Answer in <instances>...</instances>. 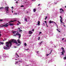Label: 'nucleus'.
<instances>
[{"label": "nucleus", "instance_id": "obj_43", "mask_svg": "<svg viewBox=\"0 0 66 66\" xmlns=\"http://www.w3.org/2000/svg\"><path fill=\"white\" fill-rule=\"evenodd\" d=\"M34 31V29H32V31Z\"/></svg>", "mask_w": 66, "mask_h": 66}, {"label": "nucleus", "instance_id": "obj_34", "mask_svg": "<svg viewBox=\"0 0 66 66\" xmlns=\"http://www.w3.org/2000/svg\"><path fill=\"white\" fill-rule=\"evenodd\" d=\"M17 42H20V39H18V40Z\"/></svg>", "mask_w": 66, "mask_h": 66}, {"label": "nucleus", "instance_id": "obj_59", "mask_svg": "<svg viewBox=\"0 0 66 66\" xmlns=\"http://www.w3.org/2000/svg\"><path fill=\"white\" fill-rule=\"evenodd\" d=\"M15 61L16 60H17V59H15Z\"/></svg>", "mask_w": 66, "mask_h": 66}, {"label": "nucleus", "instance_id": "obj_9", "mask_svg": "<svg viewBox=\"0 0 66 66\" xmlns=\"http://www.w3.org/2000/svg\"><path fill=\"white\" fill-rule=\"evenodd\" d=\"M60 18L61 19L60 20V22H61V23H62L63 21V20L62 19V16H60Z\"/></svg>", "mask_w": 66, "mask_h": 66}, {"label": "nucleus", "instance_id": "obj_10", "mask_svg": "<svg viewBox=\"0 0 66 66\" xmlns=\"http://www.w3.org/2000/svg\"><path fill=\"white\" fill-rule=\"evenodd\" d=\"M15 64L16 65V64H17V65H19V64H20V63L19 62V61H16L15 63Z\"/></svg>", "mask_w": 66, "mask_h": 66}, {"label": "nucleus", "instance_id": "obj_15", "mask_svg": "<svg viewBox=\"0 0 66 66\" xmlns=\"http://www.w3.org/2000/svg\"><path fill=\"white\" fill-rule=\"evenodd\" d=\"M60 11H61L62 12H64V10H63V9L62 8H61L60 9Z\"/></svg>", "mask_w": 66, "mask_h": 66}, {"label": "nucleus", "instance_id": "obj_35", "mask_svg": "<svg viewBox=\"0 0 66 66\" xmlns=\"http://www.w3.org/2000/svg\"><path fill=\"white\" fill-rule=\"evenodd\" d=\"M24 6H23V5H22L21 6V7H23Z\"/></svg>", "mask_w": 66, "mask_h": 66}, {"label": "nucleus", "instance_id": "obj_17", "mask_svg": "<svg viewBox=\"0 0 66 66\" xmlns=\"http://www.w3.org/2000/svg\"><path fill=\"white\" fill-rule=\"evenodd\" d=\"M36 11V9H33V11L34 12H35Z\"/></svg>", "mask_w": 66, "mask_h": 66}, {"label": "nucleus", "instance_id": "obj_56", "mask_svg": "<svg viewBox=\"0 0 66 66\" xmlns=\"http://www.w3.org/2000/svg\"><path fill=\"white\" fill-rule=\"evenodd\" d=\"M19 23V24H21V23H20V22Z\"/></svg>", "mask_w": 66, "mask_h": 66}, {"label": "nucleus", "instance_id": "obj_26", "mask_svg": "<svg viewBox=\"0 0 66 66\" xmlns=\"http://www.w3.org/2000/svg\"><path fill=\"white\" fill-rule=\"evenodd\" d=\"M9 25H10V26H13V23H12V24H9Z\"/></svg>", "mask_w": 66, "mask_h": 66}, {"label": "nucleus", "instance_id": "obj_2", "mask_svg": "<svg viewBox=\"0 0 66 66\" xmlns=\"http://www.w3.org/2000/svg\"><path fill=\"white\" fill-rule=\"evenodd\" d=\"M12 33L14 35H13V36H16L17 35L19 36L18 38L19 39L21 37V34L19 33L18 32L16 31H12Z\"/></svg>", "mask_w": 66, "mask_h": 66}, {"label": "nucleus", "instance_id": "obj_24", "mask_svg": "<svg viewBox=\"0 0 66 66\" xmlns=\"http://www.w3.org/2000/svg\"><path fill=\"white\" fill-rule=\"evenodd\" d=\"M0 44H2V45H3L4 44V43L3 42H0Z\"/></svg>", "mask_w": 66, "mask_h": 66}, {"label": "nucleus", "instance_id": "obj_7", "mask_svg": "<svg viewBox=\"0 0 66 66\" xmlns=\"http://www.w3.org/2000/svg\"><path fill=\"white\" fill-rule=\"evenodd\" d=\"M5 10L6 11H7V12H8V11H9V7H5Z\"/></svg>", "mask_w": 66, "mask_h": 66}, {"label": "nucleus", "instance_id": "obj_58", "mask_svg": "<svg viewBox=\"0 0 66 66\" xmlns=\"http://www.w3.org/2000/svg\"><path fill=\"white\" fill-rule=\"evenodd\" d=\"M43 24H45V23H43Z\"/></svg>", "mask_w": 66, "mask_h": 66}, {"label": "nucleus", "instance_id": "obj_41", "mask_svg": "<svg viewBox=\"0 0 66 66\" xmlns=\"http://www.w3.org/2000/svg\"><path fill=\"white\" fill-rule=\"evenodd\" d=\"M60 13H62V11H60Z\"/></svg>", "mask_w": 66, "mask_h": 66}, {"label": "nucleus", "instance_id": "obj_16", "mask_svg": "<svg viewBox=\"0 0 66 66\" xmlns=\"http://www.w3.org/2000/svg\"><path fill=\"white\" fill-rule=\"evenodd\" d=\"M14 22V21H11L9 22V23H12V22Z\"/></svg>", "mask_w": 66, "mask_h": 66}, {"label": "nucleus", "instance_id": "obj_36", "mask_svg": "<svg viewBox=\"0 0 66 66\" xmlns=\"http://www.w3.org/2000/svg\"><path fill=\"white\" fill-rule=\"evenodd\" d=\"M45 22L46 23V24H47V21H45Z\"/></svg>", "mask_w": 66, "mask_h": 66}, {"label": "nucleus", "instance_id": "obj_5", "mask_svg": "<svg viewBox=\"0 0 66 66\" xmlns=\"http://www.w3.org/2000/svg\"><path fill=\"white\" fill-rule=\"evenodd\" d=\"M36 52L37 53V55H38L39 56H40V57H41V56L40 55V54L38 53V52H39V51H37V52Z\"/></svg>", "mask_w": 66, "mask_h": 66}, {"label": "nucleus", "instance_id": "obj_21", "mask_svg": "<svg viewBox=\"0 0 66 66\" xmlns=\"http://www.w3.org/2000/svg\"><path fill=\"white\" fill-rule=\"evenodd\" d=\"M27 51H30V50L29 49H25Z\"/></svg>", "mask_w": 66, "mask_h": 66}, {"label": "nucleus", "instance_id": "obj_20", "mask_svg": "<svg viewBox=\"0 0 66 66\" xmlns=\"http://www.w3.org/2000/svg\"><path fill=\"white\" fill-rule=\"evenodd\" d=\"M19 62H20V63H21L22 62V59H21L19 61Z\"/></svg>", "mask_w": 66, "mask_h": 66}, {"label": "nucleus", "instance_id": "obj_3", "mask_svg": "<svg viewBox=\"0 0 66 66\" xmlns=\"http://www.w3.org/2000/svg\"><path fill=\"white\" fill-rule=\"evenodd\" d=\"M61 49L62 50V52H61V55H64V53H65V50H64V48H63V47L61 48Z\"/></svg>", "mask_w": 66, "mask_h": 66}, {"label": "nucleus", "instance_id": "obj_39", "mask_svg": "<svg viewBox=\"0 0 66 66\" xmlns=\"http://www.w3.org/2000/svg\"><path fill=\"white\" fill-rule=\"evenodd\" d=\"M50 43L51 44H52L53 43V42H51Z\"/></svg>", "mask_w": 66, "mask_h": 66}, {"label": "nucleus", "instance_id": "obj_60", "mask_svg": "<svg viewBox=\"0 0 66 66\" xmlns=\"http://www.w3.org/2000/svg\"><path fill=\"white\" fill-rule=\"evenodd\" d=\"M27 56H29V55H27Z\"/></svg>", "mask_w": 66, "mask_h": 66}, {"label": "nucleus", "instance_id": "obj_4", "mask_svg": "<svg viewBox=\"0 0 66 66\" xmlns=\"http://www.w3.org/2000/svg\"><path fill=\"white\" fill-rule=\"evenodd\" d=\"M8 24V23H7L6 24L3 25V24L2 26L0 25V27H8L9 26V25H7Z\"/></svg>", "mask_w": 66, "mask_h": 66}, {"label": "nucleus", "instance_id": "obj_38", "mask_svg": "<svg viewBox=\"0 0 66 66\" xmlns=\"http://www.w3.org/2000/svg\"><path fill=\"white\" fill-rule=\"evenodd\" d=\"M64 38H63L62 39V40H64Z\"/></svg>", "mask_w": 66, "mask_h": 66}, {"label": "nucleus", "instance_id": "obj_51", "mask_svg": "<svg viewBox=\"0 0 66 66\" xmlns=\"http://www.w3.org/2000/svg\"><path fill=\"white\" fill-rule=\"evenodd\" d=\"M1 34H0V37H1Z\"/></svg>", "mask_w": 66, "mask_h": 66}, {"label": "nucleus", "instance_id": "obj_64", "mask_svg": "<svg viewBox=\"0 0 66 66\" xmlns=\"http://www.w3.org/2000/svg\"><path fill=\"white\" fill-rule=\"evenodd\" d=\"M31 36V35H30L29 36Z\"/></svg>", "mask_w": 66, "mask_h": 66}, {"label": "nucleus", "instance_id": "obj_13", "mask_svg": "<svg viewBox=\"0 0 66 66\" xmlns=\"http://www.w3.org/2000/svg\"><path fill=\"white\" fill-rule=\"evenodd\" d=\"M18 30H19V32H21V31H22V30H21V29H20V28H18Z\"/></svg>", "mask_w": 66, "mask_h": 66}, {"label": "nucleus", "instance_id": "obj_31", "mask_svg": "<svg viewBox=\"0 0 66 66\" xmlns=\"http://www.w3.org/2000/svg\"><path fill=\"white\" fill-rule=\"evenodd\" d=\"M50 54H47L46 55V56H48V55H49Z\"/></svg>", "mask_w": 66, "mask_h": 66}, {"label": "nucleus", "instance_id": "obj_6", "mask_svg": "<svg viewBox=\"0 0 66 66\" xmlns=\"http://www.w3.org/2000/svg\"><path fill=\"white\" fill-rule=\"evenodd\" d=\"M3 55H4V56H3L4 59V58H6V57H9V56H7L6 55V54H3Z\"/></svg>", "mask_w": 66, "mask_h": 66}, {"label": "nucleus", "instance_id": "obj_48", "mask_svg": "<svg viewBox=\"0 0 66 66\" xmlns=\"http://www.w3.org/2000/svg\"><path fill=\"white\" fill-rule=\"evenodd\" d=\"M19 24L18 23L17 24V25H19Z\"/></svg>", "mask_w": 66, "mask_h": 66}, {"label": "nucleus", "instance_id": "obj_46", "mask_svg": "<svg viewBox=\"0 0 66 66\" xmlns=\"http://www.w3.org/2000/svg\"><path fill=\"white\" fill-rule=\"evenodd\" d=\"M53 22L54 23H55V24H56V23L55 22Z\"/></svg>", "mask_w": 66, "mask_h": 66}, {"label": "nucleus", "instance_id": "obj_28", "mask_svg": "<svg viewBox=\"0 0 66 66\" xmlns=\"http://www.w3.org/2000/svg\"><path fill=\"white\" fill-rule=\"evenodd\" d=\"M6 39H6V38H5L4 39V40H3V41H5V40H6Z\"/></svg>", "mask_w": 66, "mask_h": 66}, {"label": "nucleus", "instance_id": "obj_57", "mask_svg": "<svg viewBox=\"0 0 66 66\" xmlns=\"http://www.w3.org/2000/svg\"><path fill=\"white\" fill-rule=\"evenodd\" d=\"M63 25L64 26V27H65V26L64 25V24H63Z\"/></svg>", "mask_w": 66, "mask_h": 66}, {"label": "nucleus", "instance_id": "obj_14", "mask_svg": "<svg viewBox=\"0 0 66 66\" xmlns=\"http://www.w3.org/2000/svg\"><path fill=\"white\" fill-rule=\"evenodd\" d=\"M38 26H39V25H40V21H38Z\"/></svg>", "mask_w": 66, "mask_h": 66}, {"label": "nucleus", "instance_id": "obj_61", "mask_svg": "<svg viewBox=\"0 0 66 66\" xmlns=\"http://www.w3.org/2000/svg\"><path fill=\"white\" fill-rule=\"evenodd\" d=\"M65 7L66 8V6H65Z\"/></svg>", "mask_w": 66, "mask_h": 66}, {"label": "nucleus", "instance_id": "obj_1", "mask_svg": "<svg viewBox=\"0 0 66 66\" xmlns=\"http://www.w3.org/2000/svg\"><path fill=\"white\" fill-rule=\"evenodd\" d=\"M15 43L16 44H17L16 46H20V45L21 44V43L20 42H6L5 43V45L6 46H5L3 48L5 50H9L10 49V47H12V45L13 44Z\"/></svg>", "mask_w": 66, "mask_h": 66}, {"label": "nucleus", "instance_id": "obj_25", "mask_svg": "<svg viewBox=\"0 0 66 66\" xmlns=\"http://www.w3.org/2000/svg\"><path fill=\"white\" fill-rule=\"evenodd\" d=\"M4 9V7H1L0 8V10H1V9Z\"/></svg>", "mask_w": 66, "mask_h": 66}, {"label": "nucleus", "instance_id": "obj_19", "mask_svg": "<svg viewBox=\"0 0 66 66\" xmlns=\"http://www.w3.org/2000/svg\"><path fill=\"white\" fill-rule=\"evenodd\" d=\"M24 19H25L24 20L25 21H26V22H28V21H27V19L26 18H25Z\"/></svg>", "mask_w": 66, "mask_h": 66}, {"label": "nucleus", "instance_id": "obj_18", "mask_svg": "<svg viewBox=\"0 0 66 66\" xmlns=\"http://www.w3.org/2000/svg\"><path fill=\"white\" fill-rule=\"evenodd\" d=\"M53 61V60H52V59L50 61H49V62H48V63H49V62H50V63L52 62V61Z\"/></svg>", "mask_w": 66, "mask_h": 66}, {"label": "nucleus", "instance_id": "obj_45", "mask_svg": "<svg viewBox=\"0 0 66 66\" xmlns=\"http://www.w3.org/2000/svg\"><path fill=\"white\" fill-rule=\"evenodd\" d=\"M15 15H17V13H15Z\"/></svg>", "mask_w": 66, "mask_h": 66}, {"label": "nucleus", "instance_id": "obj_62", "mask_svg": "<svg viewBox=\"0 0 66 66\" xmlns=\"http://www.w3.org/2000/svg\"><path fill=\"white\" fill-rule=\"evenodd\" d=\"M63 23V24H64V23H63V22H62V23Z\"/></svg>", "mask_w": 66, "mask_h": 66}, {"label": "nucleus", "instance_id": "obj_55", "mask_svg": "<svg viewBox=\"0 0 66 66\" xmlns=\"http://www.w3.org/2000/svg\"><path fill=\"white\" fill-rule=\"evenodd\" d=\"M18 22L19 23L20 22H19V21H18Z\"/></svg>", "mask_w": 66, "mask_h": 66}, {"label": "nucleus", "instance_id": "obj_23", "mask_svg": "<svg viewBox=\"0 0 66 66\" xmlns=\"http://www.w3.org/2000/svg\"><path fill=\"white\" fill-rule=\"evenodd\" d=\"M42 43H43V42H42L40 43H39V45H41Z\"/></svg>", "mask_w": 66, "mask_h": 66}, {"label": "nucleus", "instance_id": "obj_47", "mask_svg": "<svg viewBox=\"0 0 66 66\" xmlns=\"http://www.w3.org/2000/svg\"><path fill=\"white\" fill-rule=\"evenodd\" d=\"M46 24V25L47 26V27H48V25H47V24Z\"/></svg>", "mask_w": 66, "mask_h": 66}, {"label": "nucleus", "instance_id": "obj_44", "mask_svg": "<svg viewBox=\"0 0 66 66\" xmlns=\"http://www.w3.org/2000/svg\"><path fill=\"white\" fill-rule=\"evenodd\" d=\"M16 21V20H14V21H13V22H14V21Z\"/></svg>", "mask_w": 66, "mask_h": 66}, {"label": "nucleus", "instance_id": "obj_27", "mask_svg": "<svg viewBox=\"0 0 66 66\" xmlns=\"http://www.w3.org/2000/svg\"><path fill=\"white\" fill-rule=\"evenodd\" d=\"M24 46H27V44L26 43H24Z\"/></svg>", "mask_w": 66, "mask_h": 66}, {"label": "nucleus", "instance_id": "obj_49", "mask_svg": "<svg viewBox=\"0 0 66 66\" xmlns=\"http://www.w3.org/2000/svg\"><path fill=\"white\" fill-rule=\"evenodd\" d=\"M14 48H17V47L16 46H14Z\"/></svg>", "mask_w": 66, "mask_h": 66}, {"label": "nucleus", "instance_id": "obj_52", "mask_svg": "<svg viewBox=\"0 0 66 66\" xmlns=\"http://www.w3.org/2000/svg\"><path fill=\"white\" fill-rule=\"evenodd\" d=\"M51 52H52V51H51V52L50 53V54H51Z\"/></svg>", "mask_w": 66, "mask_h": 66}, {"label": "nucleus", "instance_id": "obj_54", "mask_svg": "<svg viewBox=\"0 0 66 66\" xmlns=\"http://www.w3.org/2000/svg\"><path fill=\"white\" fill-rule=\"evenodd\" d=\"M3 61H6V60H3Z\"/></svg>", "mask_w": 66, "mask_h": 66}, {"label": "nucleus", "instance_id": "obj_29", "mask_svg": "<svg viewBox=\"0 0 66 66\" xmlns=\"http://www.w3.org/2000/svg\"><path fill=\"white\" fill-rule=\"evenodd\" d=\"M17 55L18 57H19V56L18 54H17V53H15Z\"/></svg>", "mask_w": 66, "mask_h": 66}, {"label": "nucleus", "instance_id": "obj_37", "mask_svg": "<svg viewBox=\"0 0 66 66\" xmlns=\"http://www.w3.org/2000/svg\"><path fill=\"white\" fill-rule=\"evenodd\" d=\"M2 56H0V59H1V57H2Z\"/></svg>", "mask_w": 66, "mask_h": 66}, {"label": "nucleus", "instance_id": "obj_8", "mask_svg": "<svg viewBox=\"0 0 66 66\" xmlns=\"http://www.w3.org/2000/svg\"><path fill=\"white\" fill-rule=\"evenodd\" d=\"M9 42H17V41L16 40L11 39L10 40H9Z\"/></svg>", "mask_w": 66, "mask_h": 66}, {"label": "nucleus", "instance_id": "obj_33", "mask_svg": "<svg viewBox=\"0 0 66 66\" xmlns=\"http://www.w3.org/2000/svg\"><path fill=\"white\" fill-rule=\"evenodd\" d=\"M57 31H58L59 32H60V31H59V30H58V29H57Z\"/></svg>", "mask_w": 66, "mask_h": 66}, {"label": "nucleus", "instance_id": "obj_12", "mask_svg": "<svg viewBox=\"0 0 66 66\" xmlns=\"http://www.w3.org/2000/svg\"><path fill=\"white\" fill-rule=\"evenodd\" d=\"M49 23H51L54 22L53 21H52L51 20H50L49 21Z\"/></svg>", "mask_w": 66, "mask_h": 66}, {"label": "nucleus", "instance_id": "obj_53", "mask_svg": "<svg viewBox=\"0 0 66 66\" xmlns=\"http://www.w3.org/2000/svg\"><path fill=\"white\" fill-rule=\"evenodd\" d=\"M39 5H40V4H38V6H39Z\"/></svg>", "mask_w": 66, "mask_h": 66}, {"label": "nucleus", "instance_id": "obj_11", "mask_svg": "<svg viewBox=\"0 0 66 66\" xmlns=\"http://www.w3.org/2000/svg\"><path fill=\"white\" fill-rule=\"evenodd\" d=\"M33 33V32L32 31L30 30L29 31V34H32Z\"/></svg>", "mask_w": 66, "mask_h": 66}, {"label": "nucleus", "instance_id": "obj_40", "mask_svg": "<svg viewBox=\"0 0 66 66\" xmlns=\"http://www.w3.org/2000/svg\"><path fill=\"white\" fill-rule=\"evenodd\" d=\"M41 33H42V32H39V34H41Z\"/></svg>", "mask_w": 66, "mask_h": 66}, {"label": "nucleus", "instance_id": "obj_50", "mask_svg": "<svg viewBox=\"0 0 66 66\" xmlns=\"http://www.w3.org/2000/svg\"><path fill=\"white\" fill-rule=\"evenodd\" d=\"M11 8L12 9H14V7L13 6L11 7Z\"/></svg>", "mask_w": 66, "mask_h": 66}, {"label": "nucleus", "instance_id": "obj_42", "mask_svg": "<svg viewBox=\"0 0 66 66\" xmlns=\"http://www.w3.org/2000/svg\"><path fill=\"white\" fill-rule=\"evenodd\" d=\"M16 4H17L18 3V1L16 2Z\"/></svg>", "mask_w": 66, "mask_h": 66}, {"label": "nucleus", "instance_id": "obj_30", "mask_svg": "<svg viewBox=\"0 0 66 66\" xmlns=\"http://www.w3.org/2000/svg\"><path fill=\"white\" fill-rule=\"evenodd\" d=\"M47 16H46L45 18V20H46L47 19Z\"/></svg>", "mask_w": 66, "mask_h": 66}, {"label": "nucleus", "instance_id": "obj_63", "mask_svg": "<svg viewBox=\"0 0 66 66\" xmlns=\"http://www.w3.org/2000/svg\"><path fill=\"white\" fill-rule=\"evenodd\" d=\"M38 38H39V37H38Z\"/></svg>", "mask_w": 66, "mask_h": 66}, {"label": "nucleus", "instance_id": "obj_22", "mask_svg": "<svg viewBox=\"0 0 66 66\" xmlns=\"http://www.w3.org/2000/svg\"><path fill=\"white\" fill-rule=\"evenodd\" d=\"M64 60H66V54H65V56L63 58Z\"/></svg>", "mask_w": 66, "mask_h": 66}, {"label": "nucleus", "instance_id": "obj_32", "mask_svg": "<svg viewBox=\"0 0 66 66\" xmlns=\"http://www.w3.org/2000/svg\"><path fill=\"white\" fill-rule=\"evenodd\" d=\"M3 21V20L2 19V20H0V22H1Z\"/></svg>", "mask_w": 66, "mask_h": 66}]
</instances>
